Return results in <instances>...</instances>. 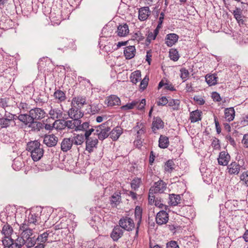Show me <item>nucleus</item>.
I'll list each match as a JSON object with an SVG mask.
<instances>
[{
  "label": "nucleus",
  "instance_id": "nucleus-20",
  "mask_svg": "<svg viewBox=\"0 0 248 248\" xmlns=\"http://www.w3.org/2000/svg\"><path fill=\"white\" fill-rule=\"evenodd\" d=\"M50 117L53 120H61L62 118L63 112L58 108H51L49 111Z\"/></svg>",
  "mask_w": 248,
  "mask_h": 248
},
{
  "label": "nucleus",
  "instance_id": "nucleus-56",
  "mask_svg": "<svg viewBox=\"0 0 248 248\" xmlns=\"http://www.w3.org/2000/svg\"><path fill=\"white\" fill-rule=\"evenodd\" d=\"M155 204L156 207H158L160 208H164L165 210H167L168 209V206L163 204L161 200H158L157 198L155 200Z\"/></svg>",
  "mask_w": 248,
  "mask_h": 248
},
{
  "label": "nucleus",
  "instance_id": "nucleus-25",
  "mask_svg": "<svg viewBox=\"0 0 248 248\" xmlns=\"http://www.w3.org/2000/svg\"><path fill=\"white\" fill-rule=\"evenodd\" d=\"M12 119H9L7 114H5L3 117L0 118V128H7L12 126Z\"/></svg>",
  "mask_w": 248,
  "mask_h": 248
},
{
  "label": "nucleus",
  "instance_id": "nucleus-44",
  "mask_svg": "<svg viewBox=\"0 0 248 248\" xmlns=\"http://www.w3.org/2000/svg\"><path fill=\"white\" fill-rule=\"evenodd\" d=\"M24 240L25 245L28 248L33 247L37 241V239L34 236L25 239Z\"/></svg>",
  "mask_w": 248,
  "mask_h": 248
},
{
  "label": "nucleus",
  "instance_id": "nucleus-27",
  "mask_svg": "<svg viewBox=\"0 0 248 248\" xmlns=\"http://www.w3.org/2000/svg\"><path fill=\"white\" fill-rule=\"evenodd\" d=\"M123 133V129L121 127L117 126L113 128L112 131L109 133L110 138L113 140H116Z\"/></svg>",
  "mask_w": 248,
  "mask_h": 248
},
{
  "label": "nucleus",
  "instance_id": "nucleus-37",
  "mask_svg": "<svg viewBox=\"0 0 248 248\" xmlns=\"http://www.w3.org/2000/svg\"><path fill=\"white\" fill-rule=\"evenodd\" d=\"M18 119L22 122L25 125L28 126L31 122V117L30 114H21L17 117Z\"/></svg>",
  "mask_w": 248,
  "mask_h": 248
},
{
  "label": "nucleus",
  "instance_id": "nucleus-59",
  "mask_svg": "<svg viewBox=\"0 0 248 248\" xmlns=\"http://www.w3.org/2000/svg\"><path fill=\"white\" fill-rule=\"evenodd\" d=\"M193 99L200 105H202L204 104L205 101L203 98L199 95H196L194 97Z\"/></svg>",
  "mask_w": 248,
  "mask_h": 248
},
{
  "label": "nucleus",
  "instance_id": "nucleus-33",
  "mask_svg": "<svg viewBox=\"0 0 248 248\" xmlns=\"http://www.w3.org/2000/svg\"><path fill=\"white\" fill-rule=\"evenodd\" d=\"M202 111L196 110L190 113V120L191 123H196L201 120Z\"/></svg>",
  "mask_w": 248,
  "mask_h": 248
},
{
  "label": "nucleus",
  "instance_id": "nucleus-15",
  "mask_svg": "<svg viewBox=\"0 0 248 248\" xmlns=\"http://www.w3.org/2000/svg\"><path fill=\"white\" fill-rule=\"evenodd\" d=\"M86 99L83 96H77L73 98L71 102V106L81 108L86 104Z\"/></svg>",
  "mask_w": 248,
  "mask_h": 248
},
{
  "label": "nucleus",
  "instance_id": "nucleus-17",
  "mask_svg": "<svg viewBox=\"0 0 248 248\" xmlns=\"http://www.w3.org/2000/svg\"><path fill=\"white\" fill-rule=\"evenodd\" d=\"M73 145V143L71 137L64 138L61 142V150L64 152H66L71 149Z\"/></svg>",
  "mask_w": 248,
  "mask_h": 248
},
{
  "label": "nucleus",
  "instance_id": "nucleus-12",
  "mask_svg": "<svg viewBox=\"0 0 248 248\" xmlns=\"http://www.w3.org/2000/svg\"><path fill=\"white\" fill-rule=\"evenodd\" d=\"M28 126L31 129V131L35 133L43 130V123L37 121L31 120Z\"/></svg>",
  "mask_w": 248,
  "mask_h": 248
},
{
  "label": "nucleus",
  "instance_id": "nucleus-24",
  "mask_svg": "<svg viewBox=\"0 0 248 248\" xmlns=\"http://www.w3.org/2000/svg\"><path fill=\"white\" fill-rule=\"evenodd\" d=\"M149 7H143L139 11V19L141 21H144L148 17L150 14Z\"/></svg>",
  "mask_w": 248,
  "mask_h": 248
},
{
  "label": "nucleus",
  "instance_id": "nucleus-55",
  "mask_svg": "<svg viewBox=\"0 0 248 248\" xmlns=\"http://www.w3.org/2000/svg\"><path fill=\"white\" fill-rule=\"evenodd\" d=\"M240 179L246 186H248V171L243 172L240 176Z\"/></svg>",
  "mask_w": 248,
  "mask_h": 248
},
{
  "label": "nucleus",
  "instance_id": "nucleus-1",
  "mask_svg": "<svg viewBox=\"0 0 248 248\" xmlns=\"http://www.w3.org/2000/svg\"><path fill=\"white\" fill-rule=\"evenodd\" d=\"M81 120H77L73 119L72 120L65 121L63 120H58L55 121V123H59V126L57 128L64 129L67 128L68 129H71L75 131H78V125L81 123Z\"/></svg>",
  "mask_w": 248,
  "mask_h": 248
},
{
  "label": "nucleus",
  "instance_id": "nucleus-57",
  "mask_svg": "<svg viewBox=\"0 0 248 248\" xmlns=\"http://www.w3.org/2000/svg\"><path fill=\"white\" fill-rule=\"evenodd\" d=\"M25 239H24L21 235L20 236H18L17 238L14 240V241L16 243V244H18L20 248H22V246L25 245Z\"/></svg>",
  "mask_w": 248,
  "mask_h": 248
},
{
  "label": "nucleus",
  "instance_id": "nucleus-4",
  "mask_svg": "<svg viewBox=\"0 0 248 248\" xmlns=\"http://www.w3.org/2000/svg\"><path fill=\"white\" fill-rule=\"evenodd\" d=\"M31 120H40L45 117L46 113L44 109L39 108L31 109L29 111Z\"/></svg>",
  "mask_w": 248,
  "mask_h": 248
},
{
  "label": "nucleus",
  "instance_id": "nucleus-54",
  "mask_svg": "<svg viewBox=\"0 0 248 248\" xmlns=\"http://www.w3.org/2000/svg\"><path fill=\"white\" fill-rule=\"evenodd\" d=\"M22 166V163L17 159H15L12 164L13 168L16 170H19Z\"/></svg>",
  "mask_w": 248,
  "mask_h": 248
},
{
  "label": "nucleus",
  "instance_id": "nucleus-19",
  "mask_svg": "<svg viewBox=\"0 0 248 248\" xmlns=\"http://www.w3.org/2000/svg\"><path fill=\"white\" fill-rule=\"evenodd\" d=\"M230 160V156L228 153L225 151L220 153L219 156L218 158V162L219 165L226 166L228 165Z\"/></svg>",
  "mask_w": 248,
  "mask_h": 248
},
{
  "label": "nucleus",
  "instance_id": "nucleus-21",
  "mask_svg": "<svg viewBox=\"0 0 248 248\" xmlns=\"http://www.w3.org/2000/svg\"><path fill=\"white\" fill-rule=\"evenodd\" d=\"M164 127V122L160 117H154L152 123V129L154 133L156 131Z\"/></svg>",
  "mask_w": 248,
  "mask_h": 248
},
{
  "label": "nucleus",
  "instance_id": "nucleus-60",
  "mask_svg": "<svg viewBox=\"0 0 248 248\" xmlns=\"http://www.w3.org/2000/svg\"><path fill=\"white\" fill-rule=\"evenodd\" d=\"M167 248H179L177 243L175 241H170L167 243Z\"/></svg>",
  "mask_w": 248,
  "mask_h": 248
},
{
  "label": "nucleus",
  "instance_id": "nucleus-64",
  "mask_svg": "<svg viewBox=\"0 0 248 248\" xmlns=\"http://www.w3.org/2000/svg\"><path fill=\"white\" fill-rule=\"evenodd\" d=\"M212 97L215 101L219 102L221 100L219 94L217 92H213L212 93Z\"/></svg>",
  "mask_w": 248,
  "mask_h": 248
},
{
  "label": "nucleus",
  "instance_id": "nucleus-48",
  "mask_svg": "<svg viewBox=\"0 0 248 248\" xmlns=\"http://www.w3.org/2000/svg\"><path fill=\"white\" fill-rule=\"evenodd\" d=\"M141 182V179L135 178L132 181L131 183V186L133 189L136 190L138 189Z\"/></svg>",
  "mask_w": 248,
  "mask_h": 248
},
{
  "label": "nucleus",
  "instance_id": "nucleus-40",
  "mask_svg": "<svg viewBox=\"0 0 248 248\" xmlns=\"http://www.w3.org/2000/svg\"><path fill=\"white\" fill-rule=\"evenodd\" d=\"M54 96L60 102L65 101L66 98L65 93L60 90H57L54 92Z\"/></svg>",
  "mask_w": 248,
  "mask_h": 248
},
{
  "label": "nucleus",
  "instance_id": "nucleus-5",
  "mask_svg": "<svg viewBox=\"0 0 248 248\" xmlns=\"http://www.w3.org/2000/svg\"><path fill=\"white\" fill-rule=\"evenodd\" d=\"M35 228L33 226H30L26 223H22L19 227V231L21 232L20 235L24 239L31 237L33 234V230Z\"/></svg>",
  "mask_w": 248,
  "mask_h": 248
},
{
  "label": "nucleus",
  "instance_id": "nucleus-52",
  "mask_svg": "<svg viewBox=\"0 0 248 248\" xmlns=\"http://www.w3.org/2000/svg\"><path fill=\"white\" fill-rule=\"evenodd\" d=\"M180 77L181 78L183 79L184 81H186L188 77H189V73L186 69L185 68H181L180 69Z\"/></svg>",
  "mask_w": 248,
  "mask_h": 248
},
{
  "label": "nucleus",
  "instance_id": "nucleus-14",
  "mask_svg": "<svg viewBox=\"0 0 248 248\" xmlns=\"http://www.w3.org/2000/svg\"><path fill=\"white\" fill-rule=\"evenodd\" d=\"M179 36L175 33H169L166 35L165 44L169 47L175 45L178 41Z\"/></svg>",
  "mask_w": 248,
  "mask_h": 248
},
{
  "label": "nucleus",
  "instance_id": "nucleus-23",
  "mask_svg": "<svg viewBox=\"0 0 248 248\" xmlns=\"http://www.w3.org/2000/svg\"><path fill=\"white\" fill-rule=\"evenodd\" d=\"M139 123H137V125L134 127V129L135 130H137V139L135 141L137 144H140L141 143V135L144 134L145 132V128L144 127L143 125H142L141 124H140V126L138 125Z\"/></svg>",
  "mask_w": 248,
  "mask_h": 248
},
{
  "label": "nucleus",
  "instance_id": "nucleus-41",
  "mask_svg": "<svg viewBox=\"0 0 248 248\" xmlns=\"http://www.w3.org/2000/svg\"><path fill=\"white\" fill-rule=\"evenodd\" d=\"M217 75H207L205 77V80L209 86L215 85L217 82Z\"/></svg>",
  "mask_w": 248,
  "mask_h": 248
},
{
  "label": "nucleus",
  "instance_id": "nucleus-3",
  "mask_svg": "<svg viewBox=\"0 0 248 248\" xmlns=\"http://www.w3.org/2000/svg\"><path fill=\"white\" fill-rule=\"evenodd\" d=\"M119 226L127 231L132 230L135 227L133 220L127 217H123L119 222Z\"/></svg>",
  "mask_w": 248,
  "mask_h": 248
},
{
  "label": "nucleus",
  "instance_id": "nucleus-61",
  "mask_svg": "<svg viewBox=\"0 0 248 248\" xmlns=\"http://www.w3.org/2000/svg\"><path fill=\"white\" fill-rule=\"evenodd\" d=\"M19 108L24 111H27L30 109V105L25 102H21L18 105Z\"/></svg>",
  "mask_w": 248,
  "mask_h": 248
},
{
  "label": "nucleus",
  "instance_id": "nucleus-47",
  "mask_svg": "<svg viewBox=\"0 0 248 248\" xmlns=\"http://www.w3.org/2000/svg\"><path fill=\"white\" fill-rule=\"evenodd\" d=\"M168 105L172 107L174 110H178L179 108L180 101L178 99H170L168 102Z\"/></svg>",
  "mask_w": 248,
  "mask_h": 248
},
{
  "label": "nucleus",
  "instance_id": "nucleus-51",
  "mask_svg": "<svg viewBox=\"0 0 248 248\" xmlns=\"http://www.w3.org/2000/svg\"><path fill=\"white\" fill-rule=\"evenodd\" d=\"M149 78L146 76L144 78L140 80V89L142 90V91L144 90L148 84Z\"/></svg>",
  "mask_w": 248,
  "mask_h": 248
},
{
  "label": "nucleus",
  "instance_id": "nucleus-29",
  "mask_svg": "<svg viewBox=\"0 0 248 248\" xmlns=\"http://www.w3.org/2000/svg\"><path fill=\"white\" fill-rule=\"evenodd\" d=\"M136 54V48L134 46H126L124 50V54L126 59L133 58Z\"/></svg>",
  "mask_w": 248,
  "mask_h": 248
},
{
  "label": "nucleus",
  "instance_id": "nucleus-34",
  "mask_svg": "<svg viewBox=\"0 0 248 248\" xmlns=\"http://www.w3.org/2000/svg\"><path fill=\"white\" fill-rule=\"evenodd\" d=\"M225 117L229 122L233 120L235 116V111L233 108H225L224 110Z\"/></svg>",
  "mask_w": 248,
  "mask_h": 248
},
{
  "label": "nucleus",
  "instance_id": "nucleus-28",
  "mask_svg": "<svg viewBox=\"0 0 248 248\" xmlns=\"http://www.w3.org/2000/svg\"><path fill=\"white\" fill-rule=\"evenodd\" d=\"M182 196L180 195L171 194L169 195V204L171 206H176L181 203Z\"/></svg>",
  "mask_w": 248,
  "mask_h": 248
},
{
  "label": "nucleus",
  "instance_id": "nucleus-7",
  "mask_svg": "<svg viewBox=\"0 0 248 248\" xmlns=\"http://www.w3.org/2000/svg\"><path fill=\"white\" fill-rule=\"evenodd\" d=\"M166 189V184L162 180H159L154 183L150 188V193H163Z\"/></svg>",
  "mask_w": 248,
  "mask_h": 248
},
{
  "label": "nucleus",
  "instance_id": "nucleus-2",
  "mask_svg": "<svg viewBox=\"0 0 248 248\" xmlns=\"http://www.w3.org/2000/svg\"><path fill=\"white\" fill-rule=\"evenodd\" d=\"M110 130V127L105 124H102L96 127L94 134L98 136L99 140H103L109 136Z\"/></svg>",
  "mask_w": 248,
  "mask_h": 248
},
{
  "label": "nucleus",
  "instance_id": "nucleus-10",
  "mask_svg": "<svg viewBox=\"0 0 248 248\" xmlns=\"http://www.w3.org/2000/svg\"><path fill=\"white\" fill-rule=\"evenodd\" d=\"M68 113L71 119L77 120H81L80 119L84 115V114L81 111L80 108H76L73 106H72V108L68 110Z\"/></svg>",
  "mask_w": 248,
  "mask_h": 248
},
{
  "label": "nucleus",
  "instance_id": "nucleus-22",
  "mask_svg": "<svg viewBox=\"0 0 248 248\" xmlns=\"http://www.w3.org/2000/svg\"><path fill=\"white\" fill-rule=\"evenodd\" d=\"M98 142L96 138H90L86 140V150L91 153L93 151V148L95 147Z\"/></svg>",
  "mask_w": 248,
  "mask_h": 248
},
{
  "label": "nucleus",
  "instance_id": "nucleus-45",
  "mask_svg": "<svg viewBox=\"0 0 248 248\" xmlns=\"http://www.w3.org/2000/svg\"><path fill=\"white\" fill-rule=\"evenodd\" d=\"M169 57L171 60L174 62L178 61L179 58L178 51L176 49H170L169 51Z\"/></svg>",
  "mask_w": 248,
  "mask_h": 248
},
{
  "label": "nucleus",
  "instance_id": "nucleus-9",
  "mask_svg": "<svg viewBox=\"0 0 248 248\" xmlns=\"http://www.w3.org/2000/svg\"><path fill=\"white\" fill-rule=\"evenodd\" d=\"M58 141V138L54 134L46 135L43 138V143L48 147L55 146Z\"/></svg>",
  "mask_w": 248,
  "mask_h": 248
},
{
  "label": "nucleus",
  "instance_id": "nucleus-30",
  "mask_svg": "<svg viewBox=\"0 0 248 248\" xmlns=\"http://www.w3.org/2000/svg\"><path fill=\"white\" fill-rule=\"evenodd\" d=\"M121 202V193L115 192L110 197V203L112 207H116Z\"/></svg>",
  "mask_w": 248,
  "mask_h": 248
},
{
  "label": "nucleus",
  "instance_id": "nucleus-46",
  "mask_svg": "<svg viewBox=\"0 0 248 248\" xmlns=\"http://www.w3.org/2000/svg\"><path fill=\"white\" fill-rule=\"evenodd\" d=\"M175 164L172 160H169L167 161L164 166L165 171L171 172L174 169Z\"/></svg>",
  "mask_w": 248,
  "mask_h": 248
},
{
  "label": "nucleus",
  "instance_id": "nucleus-36",
  "mask_svg": "<svg viewBox=\"0 0 248 248\" xmlns=\"http://www.w3.org/2000/svg\"><path fill=\"white\" fill-rule=\"evenodd\" d=\"M131 81L134 83L136 84L139 81H140L141 78V72L139 70H137L132 73L130 77Z\"/></svg>",
  "mask_w": 248,
  "mask_h": 248
},
{
  "label": "nucleus",
  "instance_id": "nucleus-26",
  "mask_svg": "<svg viewBox=\"0 0 248 248\" xmlns=\"http://www.w3.org/2000/svg\"><path fill=\"white\" fill-rule=\"evenodd\" d=\"M41 147V144L38 140H34L29 142L27 144V150L30 152L31 153L34 151H36L38 149H42Z\"/></svg>",
  "mask_w": 248,
  "mask_h": 248
},
{
  "label": "nucleus",
  "instance_id": "nucleus-6",
  "mask_svg": "<svg viewBox=\"0 0 248 248\" xmlns=\"http://www.w3.org/2000/svg\"><path fill=\"white\" fill-rule=\"evenodd\" d=\"M244 162L243 160H239L238 162H232L228 166L229 173L231 174H238L241 168L245 169L244 168Z\"/></svg>",
  "mask_w": 248,
  "mask_h": 248
},
{
  "label": "nucleus",
  "instance_id": "nucleus-32",
  "mask_svg": "<svg viewBox=\"0 0 248 248\" xmlns=\"http://www.w3.org/2000/svg\"><path fill=\"white\" fill-rule=\"evenodd\" d=\"M73 144L76 145H81L85 140L84 136L83 134H74L73 137H71Z\"/></svg>",
  "mask_w": 248,
  "mask_h": 248
},
{
  "label": "nucleus",
  "instance_id": "nucleus-11",
  "mask_svg": "<svg viewBox=\"0 0 248 248\" xmlns=\"http://www.w3.org/2000/svg\"><path fill=\"white\" fill-rule=\"evenodd\" d=\"M169 215L166 211L162 210L157 213L155 220L158 225L165 224L168 222Z\"/></svg>",
  "mask_w": 248,
  "mask_h": 248
},
{
  "label": "nucleus",
  "instance_id": "nucleus-49",
  "mask_svg": "<svg viewBox=\"0 0 248 248\" xmlns=\"http://www.w3.org/2000/svg\"><path fill=\"white\" fill-rule=\"evenodd\" d=\"M49 233L47 232H44L40 235H39L38 237L36 238L37 241L40 242L41 243L44 244L47 240V238Z\"/></svg>",
  "mask_w": 248,
  "mask_h": 248
},
{
  "label": "nucleus",
  "instance_id": "nucleus-18",
  "mask_svg": "<svg viewBox=\"0 0 248 248\" xmlns=\"http://www.w3.org/2000/svg\"><path fill=\"white\" fill-rule=\"evenodd\" d=\"M123 233L122 228L120 226L117 225L113 229L110 236L114 241H116L123 236Z\"/></svg>",
  "mask_w": 248,
  "mask_h": 248
},
{
  "label": "nucleus",
  "instance_id": "nucleus-43",
  "mask_svg": "<svg viewBox=\"0 0 248 248\" xmlns=\"http://www.w3.org/2000/svg\"><path fill=\"white\" fill-rule=\"evenodd\" d=\"M13 232V228L10 225L7 224L3 226L2 232L4 234L5 237L8 238L12 234Z\"/></svg>",
  "mask_w": 248,
  "mask_h": 248
},
{
  "label": "nucleus",
  "instance_id": "nucleus-42",
  "mask_svg": "<svg viewBox=\"0 0 248 248\" xmlns=\"http://www.w3.org/2000/svg\"><path fill=\"white\" fill-rule=\"evenodd\" d=\"M242 10L240 8H236L233 12V16L239 23L243 24L244 20L241 15Z\"/></svg>",
  "mask_w": 248,
  "mask_h": 248
},
{
  "label": "nucleus",
  "instance_id": "nucleus-8",
  "mask_svg": "<svg viewBox=\"0 0 248 248\" xmlns=\"http://www.w3.org/2000/svg\"><path fill=\"white\" fill-rule=\"evenodd\" d=\"M40 222V216L39 213H30L27 220H25L23 223L27 224L30 226H33L39 224Z\"/></svg>",
  "mask_w": 248,
  "mask_h": 248
},
{
  "label": "nucleus",
  "instance_id": "nucleus-50",
  "mask_svg": "<svg viewBox=\"0 0 248 248\" xmlns=\"http://www.w3.org/2000/svg\"><path fill=\"white\" fill-rule=\"evenodd\" d=\"M91 125H90L89 123L88 122H84L83 124H81L80 123L78 125V131H86L89 128H91Z\"/></svg>",
  "mask_w": 248,
  "mask_h": 248
},
{
  "label": "nucleus",
  "instance_id": "nucleus-58",
  "mask_svg": "<svg viewBox=\"0 0 248 248\" xmlns=\"http://www.w3.org/2000/svg\"><path fill=\"white\" fill-rule=\"evenodd\" d=\"M168 100L166 96H163L159 99V101L157 102V105L158 106H165L168 103Z\"/></svg>",
  "mask_w": 248,
  "mask_h": 248
},
{
  "label": "nucleus",
  "instance_id": "nucleus-53",
  "mask_svg": "<svg viewBox=\"0 0 248 248\" xmlns=\"http://www.w3.org/2000/svg\"><path fill=\"white\" fill-rule=\"evenodd\" d=\"M138 102L133 101L130 103H128L125 105L123 106L121 108L123 110H128L134 108V107L138 104Z\"/></svg>",
  "mask_w": 248,
  "mask_h": 248
},
{
  "label": "nucleus",
  "instance_id": "nucleus-16",
  "mask_svg": "<svg viewBox=\"0 0 248 248\" xmlns=\"http://www.w3.org/2000/svg\"><path fill=\"white\" fill-rule=\"evenodd\" d=\"M105 103L107 104L108 106H119L121 104V100L117 96L111 95L107 98Z\"/></svg>",
  "mask_w": 248,
  "mask_h": 248
},
{
  "label": "nucleus",
  "instance_id": "nucleus-62",
  "mask_svg": "<svg viewBox=\"0 0 248 248\" xmlns=\"http://www.w3.org/2000/svg\"><path fill=\"white\" fill-rule=\"evenodd\" d=\"M95 130L93 128V126H91V128L85 131V133L84 134V136L85 140H87V139L91 138L92 137H90V135Z\"/></svg>",
  "mask_w": 248,
  "mask_h": 248
},
{
  "label": "nucleus",
  "instance_id": "nucleus-35",
  "mask_svg": "<svg viewBox=\"0 0 248 248\" xmlns=\"http://www.w3.org/2000/svg\"><path fill=\"white\" fill-rule=\"evenodd\" d=\"M229 238L225 237H221L218 238L217 247L218 248H229Z\"/></svg>",
  "mask_w": 248,
  "mask_h": 248
},
{
  "label": "nucleus",
  "instance_id": "nucleus-63",
  "mask_svg": "<svg viewBox=\"0 0 248 248\" xmlns=\"http://www.w3.org/2000/svg\"><path fill=\"white\" fill-rule=\"evenodd\" d=\"M7 114L8 115V117L9 118V119H12V127L15 126L16 125L15 120H16V119H18V118H17L18 117V116H16L15 114H11L10 113H9Z\"/></svg>",
  "mask_w": 248,
  "mask_h": 248
},
{
  "label": "nucleus",
  "instance_id": "nucleus-31",
  "mask_svg": "<svg viewBox=\"0 0 248 248\" xmlns=\"http://www.w3.org/2000/svg\"><path fill=\"white\" fill-rule=\"evenodd\" d=\"M128 26L126 24L119 25L117 28L118 35L120 37H124L129 33Z\"/></svg>",
  "mask_w": 248,
  "mask_h": 248
},
{
  "label": "nucleus",
  "instance_id": "nucleus-13",
  "mask_svg": "<svg viewBox=\"0 0 248 248\" xmlns=\"http://www.w3.org/2000/svg\"><path fill=\"white\" fill-rule=\"evenodd\" d=\"M142 209L140 208V207L139 206H137L135 208V217L136 218V219L137 220V228H136V231L135 233V236L138 237V233H139V227L142 218Z\"/></svg>",
  "mask_w": 248,
  "mask_h": 248
},
{
  "label": "nucleus",
  "instance_id": "nucleus-39",
  "mask_svg": "<svg viewBox=\"0 0 248 248\" xmlns=\"http://www.w3.org/2000/svg\"><path fill=\"white\" fill-rule=\"evenodd\" d=\"M44 154L43 149H38L36 151H34L31 153V156L34 161H37L39 160L43 156Z\"/></svg>",
  "mask_w": 248,
  "mask_h": 248
},
{
  "label": "nucleus",
  "instance_id": "nucleus-38",
  "mask_svg": "<svg viewBox=\"0 0 248 248\" xmlns=\"http://www.w3.org/2000/svg\"><path fill=\"white\" fill-rule=\"evenodd\" d=\"M159 147L162 149L166 148L169 145V138L163 135H161L159 139Z\"/></svg>",
  "mask_w": 248,
  "mask_h": 248
}]
</instances>
